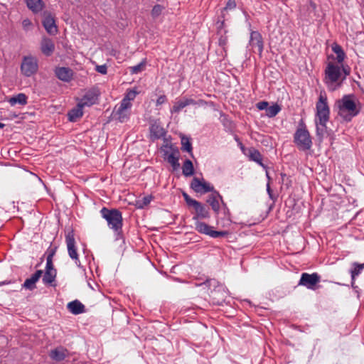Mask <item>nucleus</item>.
<instances>
[{
    "label": "nucleus",
    "instance_id": "1",
    "mask_svg": "<svg viewBox=\"0 0 364 364\" xmlns=\"http://www.w3.org/2000/svg\"><path fill=\"white\" fill-rule=\"evenodd\" d=\"M195 215L193 220L195 221V229L200 233L207 235L213 238H218L225 237L228 235L227 231H216L213 230L212 227L208 224L199 221L200 219H205L210 218V213L208 208L199 203L195 208Z\"/></svg>",
    "mask_w": 364,
    "mask_h": 364
},
{
    "label": "nucleus",
    "instance_id": "2",
    "mask_svg": "<svg viewBox=\"0 0 364 364\" xmlns=\"http://www.w3.org/2000/svg\"><path fill=\"white\" fill-rule=\"evenodd\" d=\"M358 105L359 102L354 95H345L336 100L335 109H337L338 115L345 121L350 122L360 112Z\"/></svg>",
    "mask_w": 364,
    "mask_h": 364
},
{
    "label": "nucleus",
    "instance_id": "3",
    "mask_svg": "<svg viewBox=\"0 0 364 364\" xmlns=\"http://www.w3.org/2000/svg\"><path fill=\"white\" fill-rule=\"evenodd\" d=\"M344 81V75H341V67L330 62L324 70L323 82L329 91L333 92L341 87Z\"/></svg>",
    "mask_w": 364,
    "mask_h": 364
},
{
    "label": "nucleus",
    "instance_id": "4",
    "mask_svg": "<svg viewBox=\"0 0 364 364\" xmlns=\"http://www.w3.org/2000/svg\"><path fill=\"white\" fill-rule=\"evenodd\" d=\"M100 214L107 221L108 227L112 229L117 235H120L123 225L122 213L115 208L108 209L104 207L100 210Z\"/></svg>",
    "mask_w": 364,
    "mask_h": 364
},
{
    "label": "nucleus",
    "instance_id": "5",
    "mask_svg": "<svg viewBox=\"0 0 364 364\" xmlns=\"http://www.w3.org/2000/svg\"><path fill=\"white\" fill-rule=\"evenodd\" d=\"M294 142L301 151L309 150L312 146L311 137L302 120L294 134Z\"/></svg>",
    "mask_w": 364,
    "mask_h": 364
},
{
    "label": "nucleus",
    "instance_id": "6",
    "mask_svg": "<svg viewBox=\"0 0 364 364\" xmlns=\"http://www.w3.org/2000/svg\"><path fill=\"white\" fill-rule=\"evenodd\" d=\"M316 119L322 123H327L329 120L330 109L327 102V97L322 94L320 95L318 101L316 105Z\"/></svg>",
    "mask_w": 364,
    "mask_h": 364
},
{
    "label": "nucleus",
    "instance_id": "7",
    "mask_svg": "<svg viewBox=\"0 0 364 364\" xmlns=\"http://www.w3.org/2000/svg\"><path fill=\"white\" fill-rule=\"evenodd\" d=\"M65 242L69 257L75 262L77 267H81L73 230H70L66 233Z\"/></svg>",
    "mask_w": 364,
    "mask_h": 364
},
{
    "label": "nucleus",
    "instance_id": "8",
    "mask_svg": "<svg viewBox=\"0 0 364 364\" xmlns=\"http://www.w3.org/2000/svg\"><path fill=\"white\" fill-rule=\"evenodd\" d=\"M38 68V60L36 58L31 55L23 57L21 70L25 76L30 77L33 75L37 72Z\"/></svg>",
    "mask_w": 364,
    "mask_h": 364
},
{
    "label": "nucleus",
    "instance_id": "9",
    "mask_svg": "<svg viewBox=\"0 0 364 364\" xmlns=\"http://www.w3.org/2000/svg\"><path fill=\"white\" fill-rule=\"evenodd\" d=\"M320 279L321 277L317 273H303L299 285L304 286L309 289H314L315 286L320 282Z\"/></svg>",
    "mask_w": 364,
    "mask_h": 364
},
{
    "label": "nucleus",
    "instance_id": "10",
    "mask_svg": "<svg viewBox=\"0 0 364 364\" xmlns=\"http://www.w3.org/2000/svg\"><path fill=\"white\" fill-rule=\"evenodd\" d=\"M191 188L196 193H205L214 191V187L203 179L200 180L197 177H194L191 183Z\"/></svg>",
    "mask_w": 364,
    "mask_h": 364
},
{
    "label": "nucleus",
    "instance_id": "11",
    "mask_svg": "<svg viewBox=\"0 0 364 364\" xmlns=\"http://www.w3.org/2000/svg\"><path fill=\"white\" fill-rule=\"evenodd\" d=\"M132 107L121 101L119 105L115 107L114 117L120 122H125L129 119Z\"/></svg>",
    "mask_w": 364,
    "mask_h": 364
},
{
    "label": "nucleus",
    "instance_id": "12",
    "mask_svg": "<svg viewBox=\"0 0 364 364\" xmlns=\"http://www.w3.org/2000/svg\"><path fill=\"white\" fill-rule=\"evenodd\" d=\"M98 95V92L95 89L87 90L80 99L78 104H80V106H82L83 107H90L97 102Z\"/></svg>",
    "mask_w": 364,
    "mask_h": 364
},
{
    "label": "nucleus",
    "instance_id": "13",
    "mask_svg": "<svg viewBox=\"0 0 364 364\" xmlns=\"http://www.w3.org/2000/svg\"><path fill=\"white\" fill-rule=\"evenodd\" d=\"M220 200L223 203V205L225 206V203L223 202V197L218 191H214L213 193L210 195L207 199V203L211 206V208L216 214H218L220 211Z\"/></svg>",
    "mask_w": 364,
    "mask_h": 364
},
{
    "label": "nucleus",
    "instance_id": "14",
    "mask_svg": "<svg viewBox=\"0 0 364 364\" xmlns=\"http://www.w3.org/2000/svg\"><path fill=\"white\" fill-rule=\"evenodd\" d=\"M54 72L55 76L61 81L68 82L73 79V72L70 68L58 67Z\"/></svg>",
    "mask_w": 364,
    "mask_h": 364
},
{
    "label": "nucleus",
    "instance_id": "15",
    "mask_svg": "<svg viewBox=\"0 0 364 364\" xmlns=\"http://www.w3.org/2000/svg\"><path fill=\"white\" fill-rule=\"evenodd\" d=\"M250 45L257 48L259 54L263 51V41L261 34L258 31H252L250 33Z\"/></svg>",
    "mask_w": 364,
    "mask_h": 364
},
{
    "label": "nucleus",
    "instance_id": "16",
    "mask_svg": "<svg viewBox=\"0 0 364 364\" xmlns=\"http://www.w3.org/2000/svg\"><path fill=\"white\" fill-rule=\"evenodd\" d=\"M43 274L42 270H37L30 278L25 280L22 287L28 290H33L36 289V283L39 280Z\"/></svg>",
    "mask_w": 364,
    "mask_h": 364
},
{
    "label": "nucleus",
    "instance_id": "17",
    "mask_svg": "<svg viewBox=\"0 0 364 364\" xmlns=\"http://www.w3.org/2000/svg\"><path fill=\"white\" fill-rule=\"evenodd\" d=\"M41 50L46 56H50L55 50V45L53 41L43 38L41 42Z\"/></svg>",
    "mask_w": 364,
    "mask_h": 364
},
{
    "label": "nucleus",
    "instance_id": "18",
    "mask_svg": "<svg viewBox=\"0 0 364 364\" xmlns=\"http://www.w3.org/2000/svg\"><path fill=\"white\" fill-rule=\"evenodd\" d=\"M67 352L66 349L63 347H59L50 350L49 356L52 360L60 362L66 358Z\"/></svg>",
    "mask_w": 364,
    "mask_h": 364
},
{
    "label": "nucleus",
    "instance_id": "19",
    "mask_svg": "<svg viewBox=\"0 0 364 364\" xmlns=\"http://www.w3.org/2000/svg\"><path fill=\"white\" fill-rule=\"evenodd\" d=\"M67 308L73 314L77 315L85 311V306L78 300L70 301L68 304Z\"/></svg>",
    "mask_w": 364,
    "mask_h": 364
},
{
    "label": "nucleus",
    "instance_id": "20",
    "mask_svg": "<svg viewBox=\"0 0 364 364\" xmlns=\"http://www.w3.org/2000/svg\"><path fill=\"white\" fill-rule=\"evenodd\" d=\"M27 7L33 13L41 12L44 8V2L42 0H25Z\"/></svg>",
    "mask_w": 364,
    "mask_h": 364
},
{
    "label": "nucleus",
    "instance_id": "21",
    "mask_svg": "<svg viewBox=\"0 0 364 364\" xmlns=\"http://www.w3.org/2000/svg\"><path fill=\"white\" fill-rule=\"evenodd\" d=\"M82 106H80V104L77 103V106L72 109L68 114V119L70 122H76L78 119H80L82 114Z\"/></svg>",
    "mask_w": 364,
    "mask_h": 364
},
{
    "label": "nucleus",
    "instance_id": "22",
    "mask_svg": "<svg viewBox=\"0 0 364 364\" xmlns=\"http://www.w3.org/2000/svg\"><path fill=\"white\" fill-rule=\"evenodd\" d=\"M57 275V271H49L46 270L43 276V282L45 285H50L52 287H55V284H53L55 281Z\"/></svg>",
    "mask_w": 364,
    "mask_h": 364
},
{
    "label": "nucleus",
    "instance_id": "23",
    "mask_svg": "<svg viewBox=\"0 0 364 364\" xmlns=\"http://www.w3.org/2000/svg\"><path fill=\"white\" fill-rule=\"evenodd\" d=\"M249 157H250V160L257 163L259 165H260L263 168H265V166L262 164V156L258 150H257L254 148L250 149H249Z\"/></svg>",
    "mask_w": 364,
    "mask_h": 364
},
{
    "label": "nucleus",
    "instance_id": "24",
    "mask_svg": "<svg viewBox=\"0 0 364 364\" xmlns=\"http://www.w3.org/2000/svg\"><path fill=\"white\" fill-rule=\"evenodd\" d=\"M27 96L23 93H19L16 96L11 97L9 100V102L11 106H14L16 104L21 105H25L27 104Z\"/></svg>",
    "mask_w": 364,
    "mask_h": 364
},
{
    "label": "nucleus",
    "instance_id": "25",
    "mask_svg": "<svg viewBox=\"0 0 364 364\" xmlns=\"http://www.w3.org/2000/svg\"><path fill=\"white\" fill-rule=\"evenodd\" d=\"M332 50L336 54V60L338 63H342L345 59L346 54L342 47L337 43H333L331 45Z\"/></svg>",
    "mask_w": 364,
    "mask_h": 364
},
{
    "label": "nucleus",
    "instance_id": "26",
    "mask_svg": "<svg viewBox=\"0 0 364 364\" xmlns=\"http://www.w3.org/2000/svg\"><path fill=\"white\" fill-rule=\"evenodd\" d=\"M182 172L185 176H191L194 173V168L191 160L186 159L182 166Z\"/></svg>",
    "mask_w": 364,
    "mask_h": 364
},
{
    "label": "nucleus",
    "instance_id": "27",
    "mask_svg": "<svg viewBox=\"0 0 364 364\" xmlns=\"http://www.w3.org/2000/svg\"><path fill=\"white\" fill-rule=\"evenodd\" d=\"M150 132L156 139H160L166 134L164 129L157 124H154L151 126Z\"/></svg>",
    "mask_w": 364,
    "mask_h": 364
},
{
    "label": "nucleus",
    "instance_id": "28",
    "mask_svg": "<svg viewBox=\"0 0 364 364\" xmlns=\"http://www.w3.org/2000/svg\"><path fill=\"white\" fill-rule=\"evenodd\" d=\"M138 92L135 90H127L125 96L122 100V102L127 104L130 107L132 106V101H133L136 96L137 95Z\"/></svg>",
    "mask_w": 364,
    "mask_h": 364
},
{
    "label": "nucleus",
    "instance_id": "29",
    "mask_svg": "<svg viewBox=\"0 0 364 364\" xmlns=\"http://www.w3.org/2000/svg\"><path fill=\"white\" fill-rule=\"evenodd\" d=\"M353 268L350 269V276L353 280L355 279V277L359 275L362 270L364 269V264H360L358 262H353L352 264Z\"/></svg>",
    "mask_w": 364,
    "mask_h": 364
},
{
    "label": "nucleus",
    "instance_id": "30",
    "mask_svg": "<svg viewBox=\"0 0 364 364\" xmlns=\"http://www.w3.org/2000/svg\"><path fill=\"white\" fill-rule=\"evenodd\" d=\"M166 160L172 166L173 169H177L180 166L178 163V157L174 151L167 156Z\"/></svg>",
    "mask_w": 364,
    "mask_h": 364
},
{
    "label": "nucleus",
    "instance_id": "31",
    "mask_svg": "<svg viewBox=\"0 0 364 364\" xmlns=\"http://www.w3.org/2000/svg\"><path fill=\"white\" fill-rule=\"evenodd\" d=\"M187 105H186L185 99L183 97V99H181V100H180L178 101H176L174 103L173 106L171 109V114L178 113L182 109H183Z\"/></svg>",
    "mask_w": 364,
    "mask_h": 364
},
{
    "label": "nucleus",
    "instance_id": "32",
    "mask_svg": "<svg viewBox=\"0 0 364 364\" xmlns=\"http://www.w3.org/2000/svg\"><path fill=\"white\" fill-rule=\"evenodd\" d=\"M153 198L154 197L151 195L144 196L142 198L136 200V205L139 208H144L151 203Z\"/></svg>",
    "mask_w": 364,
    "mask_h": 364
},
{
    "label": "nucleus",
    "instance_id": "33",
    "mask_svg": "<svg viewBox=\"0 0 364 364\" xmlns=\"http://www.w3.org/2000/svg\"><path fill=\"white\" fill-rule=\"evenodd\" d=\"M281 110V107L277 104H274L268 107L266 112V115L269 117H275Z\"/></svg>",
    "mask_w": 364,
    "mask_h": 364
},
{
    "label": "nucleus",
    "instance_id": "34",
    "mask_svg": "<svg viewBox=\"0 0 364 364\" xmlns=\"http://www.w3.org/2000/svg\"><path fill=\"white\" fill-rule=\"evenodd\" d=\"M316 135L321 139L326 132V123H322L320 121L316 120Z\"/></svg>",
    "mask_w": 364,
    "mask_h": 364
},
{
    "label": "nucleus",
    "instance_id": "35",
    "mask_svg": "<svg viewBox=\"0 0 364 364\" xmlns=\"http://www.w3.org/2000/svg\"><path fill=\"white\" fill-rule=\"evenodd\" d=\"M181 149L184 151H187L188 153H191L192 151V144L190 141V139L186 136H183L181 138Z\"/></svg>",
    "mask_w": 364,
    "mask_h": 364
},
{
    "label": "nucleus",
    "instance_id": "36",
    "mask_svg": "<svg viewBox=\"0 0 364 364\" xmlns=\"http://www.w3.org/2000/svg\"><path fill=\"white\" fill-rule=\"evenodd\" d=\"M145 65H146V60H144L139 64H137L134 66L130 67V71L132 74H137V73L141 72L144 69Z\"/></svg>",
    "mask_w": 364,
    "mask_h": 364
},
{
    "label": "nucleus",
    "instance_id": "37",
    "mask_svg": "<svg viewBox=\"0 0 364 364\" xmlns=\"http://www.w3.org/2000/svg\"><path fill=\"white\" fill-rule=\"evenodd\" d=\"M46 31L50 35H55L58 33L57 24H43Z\"/></svg>",
    "mask_w": 364,
    "mask_h": 364
},
{
    "label": "nucleus",
    "instance_id": "38",
    "mask_svg": "<svg viewBox=\"0 0 364 364\" xmlns=\"http://www.w3.org/2000/svg\"><path fill=\"white\" fill-rule=\"evenodd\" d=\"M236 7V1L235 0H228V1L226 4L225 7L224 8L225 11L227 10H232L235 9Z\"/></svg>",
    "mask_w": 364,
    "mask_h": 364
},
{
    "label": "nucleus",
    "instance_id": "39",
    "mask_svg": "<svg viewBox=\"0 0 364 364\" xmlns=\"http://www.w3.org/2000/svg\"><path fill=\"white\" fill-rule=\"evenodd\" d=\"M268 105H269V104L266 101L259 102L256 104V107L259 110L265 109L267 111V109L268 108Z\"/></svg>",
    "mask_w": 364,
    "mask_h": 364
},
{
    "label": "nucleus",
    "instance_id": "40",
    "mask_svg": "<svg viewBox=\"0 0 364 364\" xmlns=\"http://www.w3.org/2000/svg\"><path fill=\"white\" fill-rule=\"evenodd\" d=\"M46 270L49 271H56V269L54 268L53 264V259H47L46 258Z\"/></svg>",
    "mask_w": 364,
    "mask_h": 364
},
{
    "label": "nucleus",
    "instance_id": "41",
    "mask_svg": "<svg viewBox=\"0 0 364 364\" xmlns=\"http://www.w3.org/2000/svg\"><path fill=\"white\" fill-rule=\"evenodd\" d=\"M95 70L103 75L107 74V68L106 65H97Z\"/></svg>",
    "mask_w": 364,
    "mask_h": 364
},
{
    "label": "nucleus",
    "instance_id": "42",
    "mask_svg": "<svg viewBox=\"0 0 364 364\" xmlns=\"http://www.w3.org/2000/svg\"><path fill=\"white\" fill-rule=\"evenodd\" d=\"M163 7L160 5H156L152 9V14L154 16L159 15L162 11Z\"/></svg>",
    "mask_w": 364,
    "mask_h": 364
},
{
    "label": "nucleus",
    "instance_id": "43",
    "mask_svg": "<svg viewBox=\"0 0 364 364\" xmlns=\"http://www.w3.org/2000/svg\"><path fill=\"white\" fill-rule=\"evenodd\" d=\"M228 44V37L226 36H221L219 38L220 46L225 48V46Z\"/></svg>",
    "mask_w": 364,
    "mask_h": 364
},
{
    "label": "nucleus",
    "instance_id": "44",
    "mask_svg": "<svg viewBox=\"0 0 364 364\" xmlns=\"http://www.w3.org/2000/svg\"><path fill=\"white\" fill-rule=\"evenodd\" d=\"M166 101H167V98H166V95H160L158 97V99L156 100V106L161 105L165 103Z\"/></svg>",
    "mask_w": 364,
    "mask_h": 364
},
{
    "label": "nucleus",
    "instance_id": "45",
    "mask_svg": "<svg viewBox=\"0 0 364 364\" xmlns=\"http://www.w3.org/2000/svg\"><path fill=\"white\" fill-rule=\"evenodd\" d=\"M341 67V75H344V80H346V77L350 74V68L348 66Z\"/></svg>",
    "mask_w": 364,
    "mask_h": 364
},
{
    "label": "nucleus",
    "instance_id": "46",
    "mask_svg": "<svg viewBox=\"0 0 364 364\" xmlns=\"http://www.w3.org/2000/svg\"><path fill=\"white\" fill-rule=\"evenodd\" d=\"M186 203L189 206H193L195 208L200 202L197 201L195 199H193L191 198H188L186 201Z\"/></svg>",
    "mask_w": 364,
    "mask_h": 364
},
{
    "label": "nucleus",
    "instance_id": "47",
    "mask_svg": "<svg viewBox=\"0 0 364 364\" xmlns=\"http://www.w3.org/2000/svg\"><path fill=\"white\" fill-rule=\"evenodd\" d=\"M56 249H57V247H54V248L48 250L47 259L50 258V259H53V257L54 255L55 254Z\"/></svg>",
    "mask_w": 364,
    "mask_h": 364
},
{
    "label": "nucleus",
    "instance_id": "48",
    "mask_svg": "<svg viewBox=\"0 0 364 364\" xmlns=\"http://www.w3.org/2000/svg\"><path fill=\"white\" fill-rule=\"evenodd\" d=\"M267 193H268V195H269V197L272 200H274L276 199V198L273 196L272 191V189H271V188H270V186H269V183L267 184Z\"/></svg>",
    "mask_w": 364,
    "mask_h": 364
},
{
    "label": "nucleus",
    "instance_id": "49",
    "mask_svg": "<svg viewBox=\"0 0 364 364\" xmlns=\"http://www.w3.org/2000/svg\"><path fill=\"white\" fill-rule=\"evenodd\" d=\"M185 99V101H186V105L188 106V105H196V101L194 100L192 98H186L184 97Z\"/></svg>",
    "mask_w": 364,
    "mask_h": 364
},
{
    "label": "nucleus",
    "instance_id": "50",
    "mask_svg": "<svg viewBox=\"0 0 364 364\" xmlns=\"http://www.w3.org/2000/svg\"><path fill=\"white\" fill-rule=\"evenodd\" d=\"M208 102L203 100H199L196 101V105L199 107H203L207 105Z\"/></svg>",
    "mask_w": 364,
    "mask_h": 364
},
{
    "label": "nucleus",
    "instance_id": "51",
    "mask_svg": "<svg viewBox=\"0 0 364 364\" xmlns=\"http://www.w3.org/2000/svg\"><path fill=\"white\" fill-rule=\"evenodd\" d=\"M183 196L184 198V200L185 201H186L188 198H190L191 197L186 193H183Z\"/></svg>",
    "mask_w": 364,
    "mask_h": 364
},
{
    "label": "nucleus",
    "instance_id": "52",
    "mask_svg": "<svg viewBox=\"0 0 364 364\" xmlns=\"http://www.w3.org/2000/svg\"><path fill=\"white\" fill-rule=\"evenodd\" d=\"M281 177H282V183L284 181L285 178H288L287 174H285V173H281Z\"/></svg>",
    "mask_w": 364,
    "mask_h": 364
},
{
    "label": "nucleus",
    "instance_id": "53",
    "mask_svg": "<svg viewBox=\"0 0 364 364\" xmlns=\"http://www.w3.org/2000/svg\"><path fill=\"white\" fill-rule=\"evenodd\" d=\"M55 19L51 18L50 19H48L47 21V23H55Z\"/></svg>",
    "mask_w": 364,
    "mask_h": 364
},
{
    "label": "nucleus",
    "instance_id": "54",
    "mask_svg": "<svg viewBox=\"0 0 364 364\" xmlns=\"http://www.w3.org/2000/svg\"><path fill=\"white\" fill-rule=\"evenodd\" d=\"M5 127V124L0 122V129H2Z\"/></svg>",
    "mask_w": 364,
    "mask_h": 364
},
{
    "label": "nucleus",
    "instance_id": "55",
    "mask_svg": "<svg viewBox=\"0 0 364 364\" xmlns=\"http://www.w3.org/2000/svg\"><path fill=\"white\" fill-rule=\"evenodd\" d=\"M28 25H29V24H25L24 30H27V29H28V28H27V27H28Z\"/></svg>",
    "mask_w": 364,
    "mask_h": 364
},
{
    "label": "nucleus",
    "instance_id": "56",
    "mask_svg": "<svg viewBox=\"0 0 364 364\" xmlns=\"http://www.w3.org/2000/svg\"><path fill=\"white\" fill-rule=\"evenodd\" d=\"M267 177L268 179H270V177H269L268 173H267Z\"/></svg>",
    "mask_w": 364,
    "mask_h": 364
},
{
    "label": "nucleus",
    "instance_id": "57",
    "mask_svg": "<svg viewBox=\"0 0 364 364\" xmlns=\"http://www.w3.org/2000/svg\"><path fill=\"white\" fill-rule=\"evenodd\" d=\"M23 23H27V20H24Z\"/></svg>",
    "mask_w": 364,
    "mask_h": 364
}]
</instances>
